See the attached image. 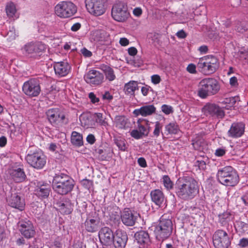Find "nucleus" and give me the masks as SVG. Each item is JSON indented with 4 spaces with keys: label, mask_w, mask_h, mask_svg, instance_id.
Wrapping results in <instances>:
<instances>
[{
    "label": "nucleus",
    "mask_w": 248,
    "mask_h": 248,
    "mask_svg": "<svg viewBox=\"0 0 248 248\" xmlns=\"http://www.w3.org/2000/svg\"><path fill=\"white\" fill-rule=\"evenodd\" d=\"M218 181L226 186H233L239 182V176L231 166H226L218 170L217 174Z\"/></svg>",
    "instance_id": "5"
},
{
    "label": "nucleus",
    "mask_w": 248,
    "mask_h": 248,
    "mask_svg": "<svg viewBox=\"0 0 248 248\" xmlns=\"http://www.w3.org/2000/svg\"><path fill=\"white\" fill-rule=\"evenodd\" d=\"M81 185L86 189H89L93 186V182L88 179H84L81 182Z\"/></svg>",
    "instance_id": "54"
},
{
    "label": "nucleus",
    "mask_w": 248,
    "mask_h": 248,
    "mask_svg": "<svg viewBox=\"0 0 248 248\" xmlns=\"http://www.w3.org/2000/svg\"><path fill=\"white\" fill-rule=\"evenodd\" d=\"M235 99L234 97H231L229 98H226L224 99L222 101L220 102V103L223 105H225L224 107L226 109H229L235 103Z\"/></svg>",
    "instance_id": "43"
},
{
    "label": "nucleus",
    "mask_w": 248,
    "mask_h": 248,
    "mask_svg": "<svg viewBox=\"0 0 248 248\" xmlns=\"http://www.w3.org/2000/svg\"><path fill=\"white\" fill-rule=\"evenodd\" d=\"M138 130L144 136H147L149 132V125L148 121L138 120L137 122Z\"/></svg>",
    "instance_id": "38"
},
{
    "label": "nucleus",
    "mask_w": 248,
    "mask_h": 248,
    "mask_svg": "<svg viewBox=\"0 0 248 248\" xmlns=\"http://www.w3.org/2000/svg\"><path fill=\"white\" fill-rule=\"evenodd\" d=\"M172 230V223L170 217L164 214L160 218L159 223L155 227L154 233L159 241L168 238Z\"/></svg>",
    "instance_id": "4"
},
{
    "label": "nucleus",
    "mask_w": 248,
    "mask_h": 248,
    "mask_svg": "<svg viewBox=\"0 0 248 248\" xmlns=\"http://www.w3.org/2000/svg\"><path fill=\"white\" fill-rule=\"evenodd\" d=\"M152 201L156 205L161 206L165 201L163 193L159 189H155L150 193Z\"/></svg>",
    "instance_id": "28"
},
{
    "label": "nucleus",
    "mask_w": 248,
    "mask_h": 248,
    "mask_svg": "<svg viewBox=\"0 0 248 248\" xmlns=\"http://www.w3.org/2000/svg\"><path fill=\"white\" fill-rule=\"evenodd\" d=\"M6 12L7 16L11 17H16V5L12 2L8 3L6 6Z\"/></svg>",
    "instance_id": "41"
},
{
    "label": "nucleus",
    "mask_w": 248,
    "mask_h": 248,
    "mask_svg": "<svg viewBox=\"0 0 248 248\" xmlns=\"http://www.w3.org/2000/svg\"><path fill=\"white\" fill-rule=\"evenodd\" d=\"M114 143L121 151L124 152L127 150V147L125 139L121 137H118L114 139Z\"/></svg>",
    "instance_id": "42"
},
{
    "label": "nucleus",
    "mask_w": 248,
    "mask_h": 248,
    "mask_svg": "<svg viewBox=\"0 0 248 248\" xmlns=\"http://www.w3.org/2000/svg\"><path fill=\"white\" fill-rule=\"evenodd\" d=\"M142 10L140 7L135 8L133 11V15L137 17L140 16L142 14Z\"/></svg>",
    "instance_id": "63"
},
{
    "label": "nucleus",
    "mask_w": 248,
    "mask_h": 248,
    "mask_svg": "<svg viewBox=\"0 0 248 248\" xmlns=\"http://www.w3.org/2000/svg\"><path fill=\"white\" fill-rule=\"evenodd\" d=\"M161 110L165 114L167 115H169L173 112L172 107L167 105H163L161 107Z\"/></svg>",
    "instance_id": "51"
},
{
    "label": "nucleus",
    "mask_w": 248,
    "mask_h": 248,
    "mask_svg": "<svg viewBox=\"0 0 248 248\" xmlns=\"http://www.w3.org/2000/svg\"><path fill=\"white\" fill-rule=\"evenodd\" d=\"M240 58L248 62V50H241L238 51Z\"/></svg>",
    "instance_id": "55"
},
{
    "label": "nucleus",
    "mask_w": 248,
    "mask_h": 248,
    "mask_svg": "<svg viewBox=\"0 0 248 248\" xmlns=\"http://www.w3.org/2000/svg\"><path fill=\"white\" fill-rule=\"evenodd\" d=\"M23 49L28 56L36 58L46 49V46L40 42H31L25 45Z\"/></svg>",
    "instance_id": "13"
},
{
    "label": "nucleus",
    "mask_w": 248,
    "mask_h": 248,
    "mask_svg": "<svg viewBox=\"0 0 248 248\" xmlns=\"http://www.w3.org/2000/svg\"><path fill=\"white\" fill-rule=\"evenodd\" d=\"M44 208L39 203H33L32 205V212L38 218H43Z\"/></svg>",
    "instance_id": "40"
},
{
    "label": "nucleus",
    "mask_w": 248,
    "mask_h": 248,
    "mask_svg": "<svg viewBox=\"0 0 248 248\" xmlns=\"http://www.w3.org/2000/svg\"><path fill=\"white\" fill-rule=\"evenodd\" d=\"M27 163L32 168L40 170L45 165L46 158L44 153L40 150H36L28 153L26 156Z\"/></svg>",
    "instance_id": "8"
},
{
    "label": "nucleus",
    "mask_w": 248,
    "mask_h": 248,
    "mask_svg": "<svg viewBox=\"0 0 248 248\" xmlns=\"http://www.w3.org/2000/svg\"><path fill=\"white\" fill-rule=\"evenodd\" d=\"M19 230L21 234L27 239L33 237L35 230L32 223L29 220H21L18 222Z\"/></svg>",
    "instance_id": "16"
},
{
    "label": "nucleus",
    "mask_w": 248,
    "mask_h": 248,
    "mask_svg": "<svg viewBox=\"0 0 248 248\" xmlns=\"http://www.w3.org/2000/svg\"><path fill=\"white\" fill-rule=\"evenodd\" d=\"M75 183L73 179L64 173L56 174L52 181V187L57 193L67 194L73 189Z\"/></svg>",
    "instance_id": "2"
},
{
    "label": "nucleus",
    "mask_w": 248,
    "mask_h": 248,
    "mask_svg": "<svg viewBox=\"0 0 248 248\" xmlns=\"http://www.w3.org/2000/svg\"><path fill=\"white\" fill-rule=\"evenodd\" d=\"M245 131V124L242 123H233L228 132V136L238 138L242 136Z\"/></svg>",
    "instance_id": "23"
},
{
    "label": "nucleus",
    "mask_w": 248,
    "mask_h": 248,
    "mask_svg": "<svg viewBox=\"0 0 248 248\" xmlns=\"http://www.w3.org/2000/svg\"><path fill=\"white\" fill-rule=\"evenodd\" d=\"M229 82L232 87H236L238 85L237 78L235 77L231 78Z\"/></svg>",
    "instance_id": "62"
},
{
    "label": "nucleus",
    "mask_w": 248,
    "mask_h": 248,
    "mask_svg": "<svg viewBox=\"0 0 248 248\" xmlns=\"http://www.w3.org/2000/svg\"><path fill=\"white\" fill-rule=\"evenodd\" d=\"M135 241L141 246H147L150 242L148 233L144 231L137 232L135 234Z\"/></svg>",
    "instance_id": "26"
},
{
    "label": "nucleus",
    "mask_w": 248,
    "mask_h": 248,
    "mask_svg": "<svg viewBox=\"0 0 248 248\" xmlns=\"http://www.w3.org/2000/svg\"><path fill=\"white\" fill-rule=\"evenodd\" d=\"M53 68L56 75L59 77L66 76L70 71L71 66L66 61L55 62Z\"/></svg>",
    "instance_id": "21"
},
{
    "label": "nucleus",
    "mask_w": 248,
    "mask_h": 248,
    "mask_svg": "<svg viewBox=\"0 0 248 248\" xmlns=\"http://www.w3.org/2000/svg\"><path fill=\"white\" fill-rule=\"evenodd\" d=\"M23 93L30 97H36L41 92V87L38 79L31 78L25 82L22 86Z\"/></svg>",
    "instance_id": "11"
},
{
    "label": "nucleus",
    "mask_w": 248,
    "mask_h": 248,
    "mask_svg": "<svg viewBox=\"0 0 248 248\" xmlns=\"http://www.w3.org/2000/svg\"><path fill=\"white\" fill-rule=\"evenodd\" d=\"M17 34L14 27H10V30L7 33V39L11 41L16 39Z\"/></svg>",
    "instance_id": "48"
},
{
    "label": "nucleus",
    "mask_w": 248,
    "mask_h": 248,
    "mask_svg": "<svg viewBox=\"0 0 248 248\" xmlns=\"http://www.w3.org/2000/svg\"><path fill=\"white\" fill-rule=\"evenodd\" d=\"M162 127L163 124L157 121L155 123V129L153 132L154 137H158L159 136L162 131Z\"/></svg>",
    "instance_id": "47"
},
{
    "label": "nucleus",
    "mask_w": 248,
    "mask_h": 248,
    "mask_svg": "<svg viewBox=\"0 0 248 248\" xmlns=\"http://www.w3.org/2000/svg\"><path fill=\"white\" fill-rule=\"evenodd\" d=\"M98 236L100 242L104 245H111L114 241V233L108 227L102 228L99 231Z\"/></svg>",
    "instance_id": "19"
},
{
    "label": "nucleus",
    "mask_w": 248,
    "mask_h": 248,
    "mask_svg": "<svg viewBox=\"0 0 248 248\" xmlns=\"http://www.w3.org/2000/svg\"><path fill=\"white\" fill-rule=\"evenodd\" d=\"M130 136L136 140L141 139L143 136L138 129H133L130 133Z\"/></svg>",
    "instance_id": "50"
},
{
    "label": "nucleus",
    "mask_w": 248,
    "mask_h": 248,
    "mask_svg": "<svg viewBox=\"0 0 248 248\" xmlns=\"http://www.w3.org/2000/svg\"><path fill=\"white\" fill-rule=\"evenodd\" d=\"M111 16L116 21L119 22L126 21L130 16L127 4L122 1L114 4L111 10Z\"/></svg>",
    "instance_id": "7"
},
{
    "label": "nucleus",
    "mask_w": 248,
    "mask_h": 248,
    "mask_svg": "<svg viewBox=\"0 0 248 248\" xmlns=\"http://www.w3.org/2000/svg\"><path fill=\"white\" fill-rule=\"evenodd\" d=\"M128 236L126 232L118 229L114 233V241L112 244L115 248H125Z\"/></svg>",
    "instance_id": "20"
},
{
    "label": "nucleus",
    "mask_w": 248,
    "mask_h": 248,
    "mask_svg": "<svg viewBox=\"0 0 248 248\" xmlns=\"http://www.w3.org/2000/svg\"><path fill=\"white\" fill-rule=\"evenodd\" d=\"M247 29V27L241 22L238 23L235 28L236 31L240 33L244 32Z\"/></svg>",
    "instance_id": "52"
},
{
    "label": "nucleus",
    "mask_w": 248,
    "mask_h": 248,
    "mask_svg": "<svg viewBox=\"0 0 248 248\" xmlns=\"http://www.w3.org/2000/svg\"><path fill=\"white\" fill-rule=\"evenodd\" d=\"M138 89V82L134 80L129 81L125 84L124 87L125 94L130 96H134L135 92Z\"/></svg>",
    "instance_id": "31"
},
{
    "label": "nucleus",
    "mask_w": 248,
    "mask_h": 248,
    "mask_svg": "<svg viewBox=\"0 0 248 248\" xmlns=\"http://www.w3.org/2000/svg\"><path fill=\"white\" fill-rule=\"evenodd\" d=\"M102 98L109 102L113 99V96L108 92H106L102 95Z\"/></svg>",
    "instance_id": "61"
},
{
    "label": "nucleus",
    "mask_w": 248,
    "mask_h": 248,
    "mask_svg": "<svg viewBox=\"0 0 248 248\" xmlns=\"http://www.w3.org/2000/svg\"><path fill=\"white\" fill-rule=\"evenodd\" d=\"M206 59V63L210 68V72L214 73L219 67V62L217 59L212 55L205 56Z\"/></svg>",
    "instance_id": "32"
},
{
    "label": "nucleus",
    "mask_w": 248,
    "mask_h": 248,
    "mask_svg": "<svg viewBox=\"0 0 248 248\" xmlns=\"http://www.w3.org/2000/svg\"><path fill=\"white\" fill-rule=\"evenodd\" d=\"M100 69L105 74L107 79L112 81L115 79L116 76L114 70L109 66L103 64L100 66Z\"/></svg>",
    "instance_id": "34"
},
{
    "label": "nucleus",
    "mask_w": 248,
    "mask_h": 248,
    "mask_svg": "<svg viewBox=\"0 0 248 248\" xmlns=\"http://www.w3.org/2000/svg\"><path fill=\"white\" fill-rule=\"evenodd\" d=\"M8 173L11 178L16 183L23 182L26 178L24 169L21 167H13L10 169Z\"/></svg>",
    "instance_id": "22"
},
{
    "label": "nucleus",
    "mask_w": 248,
    "mask_h": 248,
    "mask_svg": "<svg viewBox=\"0 0 248 248\" xmlns=\"http://www.w3.org/2000/svg\"><path fill=\"white\" fill-rule=\"evenodd\" d=\"M127 123V119L124 116H117L115 118V126L119 129H125Z\"/></svg>",
    "instance_id": "39"
},
{
    "label": "nucleus",
    "mask_w": 248,
    "mask_h": 248,
    "mask_svg": "<svg viewBox=\"0 0 248 248\" xmlns=\"http://www.w3.org/2000/svg\"><path fill=\"white\" fill-rule=\"evenodd\" d=\"M206 59L205 57H203L199 59L197 62V67L201 72L205 74H211L210 68H208V65L206 63Z\"/></svg>",
    "instance_id": "36"
},
{
    "label": "nucleus",
    "mask_w": 248,
    "mask_h": 248,
    "mask_svg": "<svg viewBox=\"0 0 248 248\" xmlns=\"http://www.w3.org/2000/svg\"><path fill=\"white\" fill-rule=\"evenodd\" d=\"M139 214L131 211L129 208H125L121 214V221L127 226H133L135 225Z\"/></svg>",
    "instance_id": "17"
},
{
    "label": "nucleus",
    "mask_w": 248,
    "mask_h": 248,
    "mask_svg": "<svg viewBox=\"0 0 248 248\" xmlns=\"http://www.w3.org/2000/svg\"><path fill=\"white\" fill-rule=\"evenodd\" d=\"M238 245L242 248H245L248 246V239L243 238L239 240Z\"/></svg>",
    "instance_id": "57"
},
{
    "label": "nucleus",
    "mask_w": 248,
    "mask_h": 248,
    "mask_svg": "<svg viewBox=\"0 0 248 248\" xmlns=\"http://www.w3.org/2000/svg\"><path fill=\"white\" fill-rule=\"evenodd\" d=\"M202 112L206 116L214 117L222 119L225 116L222 108L215 103H206L202 108Z\"/></svg>",
    "instance_id": "14"
},
{
    "label": "nucleus",
    "mask_w": 248,
    "mask_h": 248,
    "mask_svg": "<svg viewBox=\"0 0 248 248\" xmlns=\"http://www.w3.org/2000/svg\"><path fill=\"white\" fill-rule=\"evenodd\" d=\"M71 141L72 144L75 146H81L83 144L82 134L77 131H73L71 136Z\"/></svg>",
    "instance_id": "35"
},
{
    "label": "nucleus",
    "mask_w": 248,
    "mask_h": 248,
    "mask_svg": "<svg viewBox=\"0 0 248 248\" xmlns=\"http://www.w3.org/2000/svg\"><path fill=\"white\" fill-rule=\"evenodd\" d=\"M218 81L214 78H205L199 83L198 95L202 98L208 96L215 95L220 90Z\"/></svg>",
    "instance_id": "3"
},
{
    "label": "nucleus",
    "mask_w": 248,
    "mask_h": 248,
    "mask_svg": "<svg viewBox=\"0 0 248 248\" xmlns=\"http://www.w3.org/2000/svg\"><path fill=\"white\" fill-rule=\"evenodd\" d=\"M165 129L169 134H176L179 131L178 125L175 123H170L165 126Z\"/></svg>",
    "instance_id": "44"
},
{
    "label": "nucleus",
    "mask_w": 248,
    "mask_h": 248,
    "mask_svg": "<svg viewBox=\"0 0 248 248\" xmlns=\"http://www.w3.org/2000/svg\"><path fill=\"white\" fill-rule=\"evenodd\" d=\"M50 248H62V244L59 238H56L50 243Z\"/></svg>",
    "instance_id": "49"
},
{
    "label": "nucleus",
    "mask_w": 248,
    "mask_h": 248,
    "mask_svg": "<svg viewBox=\"0 0 248 248\" xmlns=\"http://www.w3.org/2000/svg\"><path fill=\"white\" fill-rule=\"evenodd\" d=\"M56 205L60 212L63 214H70L73 210V204L68 199H63L57 202Z\"/></svg>",
    "instance_id": "24"
},
{
    "label": "nucleus",
    "mask_w": 248,
    "mask_h": 248,
    "mask_svg": "<svg viewBox=\"0 0 248 248\" xmlns=\"http://www.w3.org/2000/svg\"><path fill=\"white\" fill-rule=\"evenodd\" d=\"M93 120L95 124L98 123L100 125H105L107 122L105 121L106 118L103 116V114L101 113H96L93 115Z\"/></svg>",
    "instance_id": "45"
},
{
    "label": "nucleus",
    "mask_w": 248,
    "mask_h": 248,
    "mask_svg": "<svg viewBox=\"0 0 248 248\" xmlns=\"http://www.w3.org/2000/svg\"><path fill=\"white\" fill-rule=\"evenodd\" d=\"M162 182L164 186L167 190H170L173 188V184L169 176L164 175L162 178Z\"/></svg>",
    "instance_id": "46"
},
{
    "label": "nucleus",
    "mask_w": 248,
    "mask_h": 248,
    "mask_svg": "<svg viewBox=\"0 0 248 248\" xmlns=\"http://www.w3.org/2000/svg\"><path fill=\"white\" fill-rule=\"evenodd\" d=\"M155 111L156 108L153 105H148L143 106L140 108L136 109L133 113L137 116L141 115L146 117L155 113Z\"/></svg>",
    "instance_id": "27"
},
{
    "label": "nucleus",
    "mask_w": 248,
    "mask_h": 248,
    "mask_svg": "<svg viewBox=\"0 0 248 248\" xmlns=\"http://www.w3.org/2000/svg\"><path fill=\"white\" fill-rule=\"evenodd\" d=\"M233 216L229 212H224L218 215V221L223 226L227 225L229 222L232 220Z\"/></svg>",
    "instance_id": "37"
},
{
    "label": "nucleus",
    "mask_w": 248,
    "mask_h": 248,
    "mask_svg": "<svg viewBox=\"0 0 248 248\" xmlns=\"http://www.w3.org/2000/svg\"><path fill=\"white\" fill-rule=\"evenodd\" d=\"M138 163L139 165L143 168L147 166L145 159L143 157H140L138 159Z\"/></svg>",
    "instance_id": "64"
},
{
    "label": "nucleus",
    "mask_w": 248,
    "mask_h": 248,
    "mask_svg": "<svg viewBox=\"0 0 248 248\" xmlns=\"http://www.w3.org/2000/svg\"><path fill=\"white\" fill-rule=\"evenodd\" d=\"M87 141L90 144H93L95 141V138L93 134H89L86 138Z\"/></svg>",
    "instance_id": "60"
},
{
    "label": "nucleus",
    "mask_w": 248,
    "mask_h": 248,
    "mask_svg": "<svg viewBox=\"0 0 248 248\" xmlns=\"http://www.w3.org/2000/svg\"><path fill=\"white\" fill-rule=\"evenodd\" d=\"M213 243L215 248H228L231 245V239L227 232L218 230L213 234Z\"/></svg>",
    "instance_id": "10"
},
{
    "label": "nucleus",
    "mask_w": 248,
    "mask_h": 248,
    "mask_svg": "<svg viewBox=\"0 0 248 248\" xmlns=\"http://www.w3.org/2000/svg\"><path fill=\"white\" fill-rule=\"evenodd\" d=\"M8 203L11 207L18 209L20 211H22L24 209L25 202L23 199L16 193L11 195L9 200Z\"/></svg>",
    "instance_id": "25"
},
{
    "label": "nucleus",
    "mask_w": 248,
    "mask_h": 248,
    "mask_svg": "<svg viewBox=\"0 0 248 248\" xmlns=\"http://www.w3.org/2000/svg\"><path fill=\"white\" fill-rule=\"evenodd\" d=\"M106 2L107 0H85V5L91 15L99 16L106 11Z\"/></svg>",
    "instance_id": "9"
},
{
    "label": "nucleus",
    "mask_w": 248,
    "mask_h": 248,
    "mask_svg": "<svg viewBox=\"0 0 248 248\" xmlns=\"http://www.w3.org/2000/svg\"><path fill=\"white\" fill-rule=\"evenodd\" d=\"M89 97L91 102L94 104L98 103L99 101V99L93 93H90L89 94Z\"/></svg>",
    "instance_id": "58"
},
{
    "label": "nucleus",
    "mask_w": 248,
    "mask_h": 248,
    "mask_svg": "<svg viewBox=\"0 0 248 248\" xmlns=\"http://www.w3.org/2000/svg\"><path fill=\"white\" fill-rule=\"evenodd\" d=\"M77 12V6L73 2L69 1H60L55 6V13L61 18L70 17Z\"/></svg>",
    "instance_id": "6"
},
{
    "label": "nucleus",
    "mask_w": 248,
    "mask_h": 248,
    "mask_svg": "<svg viewBox=\"0 0 248 248\" xmlns=\"http://www.w3.org/2000/svg\"><path fill=\"white\" fill-rule=\"evenodd\" d=\"M48 121L54 126L66 123L65 115L58 108H50L46 112Z\"/></svg>",
    "instance_id": "15"
},
{
    "label": "nucleus",
    "mask_w": 248,
    "mask_h": 248,
    "mask_svg": "<svg viewBox=\"0 0 248 248\" xmlns=\"http://www.w3.org/2000/svg\"><path fill=\"white\" fill-rule=\"evenodd\" d=\"M110 224L114 227H118L121 223V217L120 215V211L118 209L117 211H113L109 215Z\"/></svg>",
    "instance_id": "33"
},
{
    "label": "nucleus",
    "mask_w": 248,
    "mask_h": 248,
    "mask_svg": "<svg viewBox=\"0 0 248 248\" xmlns=\"http://www.w3.org/2000/svg\"><path fill=\"white\" fill-rule=\"evenodd\" d=\"M175 190V194L179 199L185 201L190 200L198 192V183L191 177L180 178L176 181Z\"/></svg>",
    "instance_id": "1"
},
{
    "label": "nucleus",
    "mask_w": 248,
    "mask_h": 248,
    "mask_svg": "<svg viewBox=\"0 0 248 248\" xmlns=\"http://www.w3.org/2000/svg\"><path fill=\"white\" fill-rule=\"evenodd\" d=\"M35 194L40 197L45 198L48 196L50 192V187L47 185L38 184L35 190Z\"/></svg>",
    "instance_id": "30"
},
{
    "label": "nucleus",
    "mask_w": 248,
    "mask_h": 248,
    "mask_svg": "<svg viewBox=\"0 0 248 248\" xmlns=\"http://www.w3.org/2000/svg\"><path fill=\"white\" fill-rule=\"evenodd\" d=\"M226 152V150L225 147H221L217 148L215 152V155L217 156L221 157L223 156Z\"/></svg>",
    "instance_id": "53"
},
{
    "label": "nucleus",
    "mask_w": 248,
    "mask_h": 248,
    "mask_svg": "<svg viewBox=\"0 0 248 248\" xmlns=\"http://www.w3.org/2000/svg\"><path fill=\"white\" fill-rule=\"evenodd\" d=\"M186 70L189 73L191 74H195L196 73V66L192 63L188 65Z\"/></svg>",
    "instance_id": "59"
},
{
    "label": "nucleus",
    "mask_w": 248,
    "mask_h": 248,
    "mask_svg": "<svg viewBox=\"0 0 248 248\" xmlns=\"http://www.w3.org/2000/svg\"><path fill=\"white\" fill-rule=\"evenodd\" d=\"M101 219L96 212H91L84 222L85 230L89 232H97L101 226Z\"/></svg>",
    "instance_id": "12"
},
{
    "label": "nucleus",
    "mask_w": 248,
    "mask_h": 248,
    "mask_svg": "<svg viewBox=\"0 0 248 248\" xmlns=\"http://www.w3.org/2000/svg\"><path fill=\"white\" fill-rule=\"evenodd\" d=\"M84 78L88 84L98 85L103 82L104 76L98 71L91 70L85 75Z\"/></svg>",
    "instance_id": "18"
},
{
    "label": "nucleus",
    "mask_w": 248,
    "mask_h": 248,
    "mask_svg": "<svg viewBox=\"0 0 248 248\" xmlns=\"http://www.w3.org/2000/svg\"><path fill=\"white\" fill-rule=\"evenodd\" d=\"M79 120L82 126L86 128L93 127L95 122L93 116L89 113H83L79 116Z\"/></svg>",
    "instance_id": "29"
},
{
    "label": "nucleus",
    "mask_w": 248,
    "mask_h": 248,
    "mask_svg": "<svg viewBox=\"0 0 248 248\" xmlns=\"http://www.w3.org/2000/svg\"><path fill=\"white\" fill-rule=\"evenodd\" d=\"M151 81L154 84H157L161 81L160 77L158 75H154L151 76Z\"/></svg>",
    "instance_id": "56"
}]
</instances>
